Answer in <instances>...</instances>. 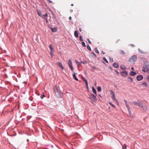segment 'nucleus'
<instances>
[{"label": "nucleus", "instance_id": "obj_1", "mask_svg": "<svg viewBox=\"0 0 149 149\" xmlns=\"http://www.w3.org/2000/svg\"><path fill=\"white\" fill-rule=\"evenodd\" d=\"M134 104V105L138 106L140 107H143V110H147V108L146 105L143 106L142 103H141L139 101H134L133 102Z\"/></svg>", "mask_w": 149, "mask_h": 149}, {"label": "nucleus", "instance_id": "obj_2", "mask_svg": "<svg viewBox=\"0 0 149 149\" xmlns=\"http://www.w3.org/2000/svg\"><path fill=\"white\" fill-rule=\"evenodd\" d=\"M54 91L55 93L56 94L58 95L59 94L61 93V91H59L58 88L56 86H55L53 87Z\"/></svg>", "mask_w": 149, "mask_h": 149}, {"label": "nucleus", "instance_id": "obj_3", "mask_svg": "<svg viewBox=\"0 0 149 149\" xmlns=\"http://www.w3.org/2000/svg\"><path fill=\"white\" fill-rule=\"evenodd\" d=\"M137 59V56L136 55L132 56L130 59V61L132 63H134Z\"/></svg>", "mask_w": 149, "mask_h": 149}, {"label": "nucleus", "instance_id": "obj_4", "mask_svg": "<svg viewBox=\"0 0 149 149\" xmlns=\"http://www.w3.org/2000/svg\"><path fill=\"white\" fill-rule=\"evenodd\" d=\"M68 65L70 68L71 70L72 71L74 70V68H73L72 65V63L71 59H69L68 61Z\"/></svg>", "mask_w": 149, "mask_h": 149}, {"label": "nucleus", "instance_id": "obj_5", "mask_svg": "<svg viewBox=\"0 0 149 149\" xmlns=\"http://www.w3.org/2000/svg\"><path fill=\"white\" fill-rule=\"evenodd\" d=\"M111 95H112V96L111 97L112 99L116 102H117V100L116 98L114 92L112 91H111Z\"/></svg>", "mask_w": 149, "mask_h": 149}, {"label": "nucleus", "instance_id": "obj_6", "mask_svg": "<svg viewBox=\"0 0 149 149\" xmlns=\"http://www.w3.org/2000/svg\"><path fill=\"white\" fill-rule=\"evenodd\" d=\"M90 98L91 99L92 101H96L97 98L95 95H94L93 94H92L91 95Z\"/></svg>", "mask_w": 149, "mask_h": 149}, {"label": "nucleus", "instance_id": "obj_7", "mask_svg": "<svg viewBox=\"0 0 149 149\" xmlns=\"http://www.w3.org/2000/svg\"><path fill=\"white\" fill-rule=\"evenodd\" d=\"M143 77L142 75H138L136 77L138 81H141L143 79Z\"/></svg>", "mask_w": 149, "mask_h": 149}, {"label": "nucleus", "instance_id": "obj_8", "mask_svg": "<svg viewBox=\"0 0 149 149\" xmlns=\"http://www.w3.org/2000/svg\"><path fill=\"white\" fill-rule=\"evenodd\" d=\"M127 72L126 71H123L121 72V74L124 77H126L127 75Z\"/></svg>", "mask_w": 149, "mask_h": 149}, {"label": "nucleus", "instance_id": "obj_9", "mask_svg": "<svg viewBox=\"0 0 149 149\" xmlns=\"http://www.w3.org/2000/svg\"><path fill=\"white\" fill-rule=\"evenodd\" d=\"M142 71L144 72H147L149 71L148 68L147 66H144Z\"/></svg>", "mask_w": 149, "mask_h": 149}, {"label": "nucleus", "instance_id": "obj_10", "mask_svg": "<svg viewBox=\"0 0 149 149\" xmlns=\"http://www.w3.org/2000/svg\"><path fill=\"white\" fill-rule=\"evenodd\" d=\"M57 64L58 65V66L59 67H60L61 68V69H62V70H63L64 69V68H63V67L61 63V62H58L57 63Z\"/></svg>", "mask_w": 149, "mask_h": 149}, {"label": "nucleus", "instance_id": "obj_11", "mask_svg": "<svg viewBox=\"0 0 149 149\" xmlns=\"http://www.w3.org/2000/svg\"><path fill=\"white\" fill-rule=\"evenodd\" d=\"M74 35L76 37H78V33L77 31H75L74 33Z\"/></svg>", "mask_w": 149, "mask_h": 149}, {"label": "nucleus", "instance_id": "obj_12", "mask_svg": "<svg viewBox=\"0 0 149 149\" xmlns=\"http://www.w3.org/2000/svg\"><path fill=\"white\" fill-rule=\"evenodd\" d=\"M139 53L141 54H145L147 53V52H144L140 49L139 50Z\"/></svg>", "mask_w": 149, "mask_h": 149}, {"label": "nucleus", "instance_id": "obj_13", "mask_svg": "<svg viewBox=\"0 0 149 149\" xmlns=\"http://www.w3.org/2000/svg\"><path fill=\"white\" fill-rule=\"evenodd\" d=\"M113 66L116 68H117L118 67V64L117 63H115L113 64Z\"/></svg>", "mask_w": 149, "mask_h": 149}, {"label": "nucleus", "instance_id": "obj_14", "mask_svg": "<svg viewBox=\"0 0 149 149\" xmlns=\"http://www.w3.org/2000/svg\"><path fill=\"white\" fill-rule=\"evenodd\" d=\"M92 91L96 95H97V92L96 91V90L95 89V88H94L93 87H92Z\"/></svg>", "mask_w": 149, "mask_h": 149}, {"label": "nucleus", "instance_id": "obj_15", "mask_svg": "<svg viewBox=\"0 0 149 149\" xmlns=\"http://www.w3.org/2000/svg\"><path fill=\"white\" fill-rule=\"evenodd\" d=\"M37 11L38 15L40 16V17H41L42 14L41 13V12L40 11H39L38 10H37Z\"/></svg>", "mask_w": 149, "mask_h": 149}, {"label": "nucleus", "instance_id": "obj_16", "mask_svg": "<svg viewBox=\"0 0 149 149\" xmlns=\"http://www.w3.org/2000/svg\"><path fill=\"white\" fill-rule=\"evenodd\" d=\"M57 30V28H51V31L52 32H55Z\"/></svg>", "mask_w": 149, "mask_h": 149}, {"label": "nucleus", "instance_id": "obj_17", "mask_svg": "<svg viewBox=\"0 0 149 149\" xmlns=\"http://www.w3.org/2000/svg\"><path fill=\"white\" fill-rule=\"evenodd\" d=\"M75 61L77 64V66L78 67H79L81 65L80 63L79 62H78L77 60H75Z\"/></svg>", "mask_w": 149, "mask_h": 149}, {"label": "nucleus", "instance_id": "obj_18", "mask_svg": "<svg viewBox=\"0 0 149 149\" xmlns=\"http://www.w3.org/2000/svg\"><path fill=\"white\" fill-rule=\"evenodd\" d=\"M136 74V72H133V71H131L130 73V74L132 76H134Z\"/></svg>", "mask_w": 149, "mask_h": 149}, {"label": "nucleus", "instance_id": "obj_19", "mask_svg": "<svg viewBox=\"0 0 149 149\" xmlns=\"http://www.w3.org/2000/svg\"><path fill=\"white\" fill-rule=\"evenodd\" d=\"M141 85H143V86L147 87V84L146 82H143L141 84Z\"/></svg>", "mask_w": 149, "mask_h": 149}, {"label": "nucleus", "instance_id": "obj_20", "mask_svg": "<svg viewBox=\"0 0 149 149\" xmlns=\"http://www.w3.org/2000/svg\"><path fill=\"white\" fill-rule=\"evenodd\" d=\"M47 13H46L45 15L42 14L41 17L43 18H45V17H47Z\"/></svg>", "mask_w": 149, "mask_h": 149}, {"label": "nucleus", "instance_id": "obj_21", "mask_svg": "<svg viewBox=\"0 0 149 149\" xmlns=\"http://www.w3.org/2000/svg\"><path fill=\"white\" fill-rule=\"evenodd\" d=\"M128 78V81L130 82H132V79L131 78V77H128L127 78Z\"/></svg>", "mask_w": 149, "mask_h": 149}, {"label": "nucleus", "instance_id": "obj_22", "mask_svg": "<svg viewBox=\"0 0 149 149\" xmlns=\"http://www.w3.org/2000/svg\"><path fill=\"white\" fill-rule=\"evenodd\" d=\"M120 68L123 70H125L126 69V68L125 66L123 65L120 66Z\"/></svg>", "mask_w": 149, "mask_h": 149}, {"label": "nucleus", "instance_id": "obj_23", "mask_svg": "<svg viewBox=\"0 0 149 149\" xmlns=\"http://www.w3.org/2000/svg\"><path fill=\"white\" fill-rule=\"evenodd\" d=\"M120 53L122 55H124L126 54L125 53L124 51L122 50H121L120 51Z\"/></svg>", "mask_w": 149, "mask_h": 149}, {"label": "nucleus", "instance_id": "obj_24", "mask_svg": "<svg viewBox=\"0 0 149 149\" xmlns=\"http://www.w3.org/2000/svg\"><path fill=\"white\" fill-rule=\"evenodd\" d=\"M84 82L85 83V84L86 86V88H88V82L86 80H84Z\"/></svg>", "mask_w": 149, "mask_h": 149}, {"label": "nucleus", "instance_id": "obj_25", "mask_svg": "<svg viewBox=\"0 0 149 149\" xmlns=\"http://www.w3.org/2000/svg\"><path fill=\"white\" fill-rule=\"evenodd\" d=\"M73 77L76 81L78 80V79L76 77L75 74H74L73 75Z\"/></svg>", "mask_w": 149, "mask_h": 149}, {"label": "nucleus", "instance_id": "obj_26", "mask_svg": "<svg viewBox=\"0 0 149 149\" xmlns=\"http://www.w3.org/2000/svg\"><path fill=\"white\" fill-rule=\"evenodd\" d=\"M101 88L100 86H98L97 88V90L98 91L100 92L101 91Z\"/></svg>", "mask_w": 149, "mask_h": 149}, {"label": "nucleus", "instance_id": "obj_27", "mask_svg": "<svg viewBox=\"0 0 149 149\" xmlns=\"http://www.w3.org/2000/svg\"><path fill=\"white\" fill-rule=\"evenodd\" d=\"M103 60L106 63H108V61L107 60V59H106V58L105 57H103Z\"/></svg>", "mask_w": 149, "mask_h": 149}, {"label": "nucleus", "instance_id": "obj_28", "mask_svg": "<svg viewBox=\"0 0 149 149\" xmlns=\"http://www.w3.org/2000/svg\"><path fill=\"white\" fill-rule=\"evenodd\" d=\"M109 61L111 63L113 62V58L109 57Z\"/></svg>", "mask_w": 149, "mask_h": 149}, {"label": "nucleus", "instance_id": "obj_29", "mask_svg": "<svg viewBox=\"0 0 149 149\" xmlns=\"http://www.w3.org/2000/svg\"><path fill=\"white\" fill-rule=\"evenodd\" d=\"M109 104L112 107H113L115 108V106L113 104H112L111 102H109Z\"/></svg>", "mask_w": 149, "mask_h": 149}, {"label": "nucleus", "instance_id": "obj_30", "mask_svg": "<svg viewBox=\"0 0 149 149\" xmlns=\"http://www.w3.org/2000/svg\"><path fill=\"white\" fill-rule=\"evenodd\" d=\"M87 48L89 50H90V51L91 50V48L90 46H89V45H87Z\"/></svg>", "mask_w": 149, "mask_h": 149}, {"label": "nucleus", "instance_id": "obj_31", "mask_svg": "<svg viewBox=\"0 0 149 149\" xmlns=\"http://www.w3.org/2000/svg\"><path fill=\"white\" fill-rule=\"evenodd\" d=\"M95 50L97 53H98V54L99 53V52L98 51L97 49V47H96L95 48Z\"/></svg>", "mask_w": 149, "mask_h": 149}, {"label": "nucleus", "instance_id": "obj_32", "mask_svg": "<svg viewBox=\"0 0 149 149\" xmlns=\"http://www.w3.org/2000/svg\"><path fill=\"white\" fill-rule=\"evenodd\" d=\"M127 147L126 145L125 144H124L123 146V149H125Z\"/></svg>", "mask_w": 149, "mask_h": 149}, {"label": "nucleus", "instance_id": "obj_33", "mask_svg": "<svg viewBox=\"0 0 149 149\" xmlns=\"http://www.w3.org/2000/svg\"><path fill=\"white\" fill-rule=\"evenodd\" d=\"M79 39L81 41H82L83 40V39L82 38V36H80L79 37Z\"/></svg>", "mask_w": 149, "mask_h": 149}, {"label": "nucleus", "instance_id": "obj_34", "mask_svg": "<svg viewBox=\"0 0 149 149\" xmlns=\"http://www.w3.org/2000/svg\"><path fill=\"white\" fill-rule=\"evenodd\" d=\"M49 47L52 51L53 50V48L52 47L51 45H49Z\"/></svg>", "mask_w": 149, "mask_h": 149}, {"label": "nucleus", "instance_id": "obj_35", "mask_svg": "<svg viewBox=\"0 0 149 149\" xmlns=\"http://www.w3.org/2000/svg\"><path fill=\"white\" fill-rule=\"evenodd\" d=\"M82 45L84 47H86V45L85 44V42H82Z\"/></svg>", "mask_w": 149, "mask_h": 149}, {"label": "nucleus", "instance_id": "obj_36", "mask_svg": "<svg viewBox=\"0 0 149 149\" xmlns=\"http://www.w3.org/2000/svg\"><path fill=\"white\" fill-rule=\"evenodd\" d=\"M50 54H51V57L52 58L53 56V52H52V51L51 52V53H50Z\"/></svg>", "mask_w": 149, "mask_h": 149}, {"label": "nucleus", "instance_id": "obj_37", "mask_svg": "<svg viewBox=\"0 0 149 149\" xmlns=\"http://www.w3.org/2000/svg\"><path fill=\"white\" fill-rule=\"evenodd\" d=\"M93 54V57L94 58H95L96 57V56L95 55V54L94 53H92Z\"/></svg>", "mask_w": 149, "mask_h": 149}, {"label": "nucleus", "instance_id": "obj_38", "mask_svg": "<svg viewBox=\"0 0 149 149\" xmlns=\"http://www.w3.org/2000/svg\"><path fill=\"white\" fill-rule=\"evenodd\" d=\"M87 40L88 42L90 44H91V42L90 41L89 39H87Z\"/></svg>", "mask_w": 149, "mask_h": 149}, {"label": "nucleus", "instance_id": "obj_39", "mask_svg": "<svg viewBox=\"0 0 149 149\" xmlns=\"http://www.w3.org/2000/svg\"><path fill=\"white\" fill-rule=\"evenodd\" d=\"M126 107L127 108H128L129 107V106L128 104L127 103L125 104Z\"/></svg>", "mask_w": 149, "mask_h": 149}, {"label": "nucleus", "instance_id": "obj_40", "mask_svg": "<svg viewBox=\"0 0 149 149\" xmlns=\"http://www.w3.org/2000/svg\"><path fill=\"white\" fill-rule=\"evenodd\" d=\"M127 110H128V111L129 113L130 114L131 112H130V110L129 107L128 108H127Z\"/></svg>", "mask_w": 149, "mask_h": 149}, {"label": "nucleus", "instance_id": "obj_41", "mask_svg": "<svg viewBox=\"0 0 149 149\" xmlns=\"http://www.w3.org/2000/svg\"><path fill=\"white\" fill-rule=\"evenodd\" d=\"M82 77V79H83V80L84 81V80H86V79H85L84 77Z\"/></svg>", "mask_w": 149, "mask_h": 149}, {"label": "nucleus", "instance_id": "obj_42", "mask_svg": "<svg viewBox=\"0 0 149 149\" xmlns=\"http://www.w3.org/2000/svg\"><path fill=\"white\" fill-rule=\"evenodd\" d=\"M102 53L103 54H105V53L103 51H102Z\"/></svg>", "mask_w": 149, "mask_h": 149}, {"label": "nucleus", "instance_id": "obj_43", "mask_svg": "<svg viewBox=\"0 0 149 149\" xmlns=\"http://www.w3.org/2000/svg\"><path fill=\"white\" fill-rule=\"evenodd\" d=\"M147 79H148V82H149V76L148 77Z\"/></svg>", "mask_w": 149, "mask_h": 149}, {"label": "nucleus", "instance_id": "obj_44", "mask_svg": "<svg viewBox=\"0 0 149 149\" xmlns=\"http://www.w3.org/2000/svg\"><path fill=\"white\" fill-rule=\"evenodd\" d=\"M130 46H131V47H133L134 46V45L133 44H130Z\"/></svg>", "mask_w": 149, "mask_h": 149}, {"label": "nucleus", "instance_id": "obj_45", "mask_svg": "<svg viewBox=\"0 0 149 149\" xmlns=\"http://www.w3.org/2000/svg\"><path fill=\"white\" fill-rule=\"evenodd\" d=\"M92 68H93L94 69H96V68L95 67V66H92Z\"/></svg>", "mask_w": 149, "mask_h": 149}, {"label": "nucleus", "instance_id": "obj_46", "mask_svg": "<svg viewBox=\"0 0 149 149\" xmlns=\"http://www.w3.org/2000/svg\"><path fill=\"white\" fill-rule=\"evenodd\" d=\"M70 20H71L72 19V17H70L69 18Z\"/></svg>", "mask_w": 149, "mask_h": 149}, {"label": "nucleus", "instance_id": "obj_47", "mask_svg": "<svg viewBox=\"0 0 149 149\" xmlns=\"http://www.w3.org/2000/svg\"><path fill=\"white\" fill-rule=\"evenodd\" d=\"M131 70H134V68L133 67H132V68H131Z\"/></svg>", "mask_w": 149, "mask_h": 149}, {"label": "nucleus", "instance_id": "obj_48", "mask_svg": "<svg viewBox=\"0 0 149 149\" xmlns=\"http://www.w3.org/2000/svg\"><path fill=\"white\" fill-rule=\"evenodd\" d=\"M124 102H125V104H127V101H126V100H124Z\"/></svg>", "mask_w": 149, "mask_h": 149}, {"label": "nucleus", "instance_id": "obj_49", "mask_svg": "<svg viewBox=\"0 0 149 149\" xmlns=\"http://www.w3.org/2000/svg\"><path fill=\"white\" fill-rule=\"evenodd\" d=\"M79 30L80 32H81L82 31V29L81 28H79Z\"/></svg>", "mask_w": 149, "mask_h": 149}, {"label": "nucleus", "instance_id": "obj_50", "mask_svg": "<svg viewBox=\"0 0 149 149\" xmlns=\"http://www.w3.org/2000/svg\"><path fill=\"white\" fill-rule=\"evenodd\" d=\"M116 102V104H117V105H119V103H118V101H117V102Z\"/></svg>", "mask_w": 149, "mask_h": 149}, {"label": "nucleus", "instance_id": "obj_51", "mask_svg": "<svg viewBox=\"0 0 149 149\" xmlns=\"http://www.w3.org/2000/svg\"><path fill=\"white\" fill-rule=\"evenodd\" d=\"M80 63V64L82 63H84V62L82 61H81Z\"/></svg>", "mask_w": 149, "mask_h": 149}, {"label": "nucleus", "instance_id": "obj_52", "mask_svg": "<svg viewBox=\"0 0 149 149\" xmlns=\"http://www.w3.org/2000/svg\"><path fill=\"white\" fill-rule=\"evenodd\" d=\"M45 97V95H43V96H42L41 97L42 98L44 97Z\"/></svg>", "mask_w": 149, "mask_h": 149}, {"label": "nucleus", "instance_id": "obj_53", "mask_svg": "<svg viewBox=\"0 0 149 149\" xmlns=\"http://www.w3.org/2000/svg\"><path fill=\"white\" fill-rule=\"evenodd\" d=\"M46 22H48V20L47 18L46 19Z\"/></svg>", "mask_w": 149, "mask_h": 149}, {"label": "nucleus", "instance_id": "obj_54", "mask_svg": "<svg viewBox=\"0 0 149 149\" xmlns=\"http://www.w3.org/2000/svg\"><path fill=\"white\" fill-rule=\"evenodd\" d=\"M71 6H73V4H72L71 5Z\"/></svg>", "mask_w": 149, "mask_h": 149}, {"label": "nucleus", "instance_id": "obj_55", "mask_svg": "<svg viewBox=\"0 0 149 149\" xmlns=\"http://www.w3.org/2000/svg\"><path fill=\"white\" fill-rule=\"evenodd\" d=\"M49 1V2H50V3H52V1Z\"/></svg>", "mask_w": 149, "mask_h": 149}, {"label": "nucleus", "instance_id": "obj_56", "mask_svg": "<svg viewBox=\"0 0 149 149\" xmlns=\"http://www.w3.org/2000/svg\"><path fill=\"white\" fill-rule=\"evenodd\" d=\"M95 85H96V83L95 82Z\"/></svg>", "mask_w": 149, "mask_h": 149}, {"label": "nucleus", "instance_id": "obj_57", "mask_svg": "<svg viewBox=\"0 0 149 149\" xmlns=\"http://www.w3.org/2000/svg\"><path fill=\"white\" fill-rule=\"evenodd\" d=\"M99 96L101 97H102L101 95H99Z\"/></svg>", "mask_w": 149, "mask_h": 149}]
</instances>
